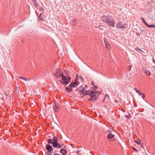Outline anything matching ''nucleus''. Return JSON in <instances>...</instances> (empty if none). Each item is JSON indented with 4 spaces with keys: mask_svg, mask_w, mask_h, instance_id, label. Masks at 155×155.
I'll return each mask as SVG.
<instances>
[{
    "mask_svg": "<svg viewBox=\"0 0 155 155\" xmlns=\"http://www.w3.org/2000/svg\"><path fill=\"white\" fill-rule=\"evenodd\" d=\"M86 90L85 87L83 88L80 92V94H82V96L88 95L90 96V97L88 99L90 101L92 102L96 101L98 98L97 97L100 94V92L96 91H86Z\"/></svg>",
    "mask_w": 155,
    "mask_h": 155,
    "instance_id": "1",
    "label": "nucleus"
},
{
    "mask_svg": "<svg viewBox=\"0 0 155 155\" xmlns=\"http://www.w3.org/2000/svg\"><path fill=\"white\" fill-rule=\"evenodd\" d=\"M102 20L108 24L112 27L115 26V23L114 22V19L111 16L103 15L102 16Z\"/></svg>",
    "mask_w": 155,
    "mask_h": 155,
    "instance_id": "2",
    "label": "nucleus"
},
{
    "mask_svg": "<svg viewBox=\"0 0 155 155\" xmlns=\"http://www.w3.org/2000/svg\"><path fill=\"white\" fill-rule=\"evenodd\" d=\"M79 84V82L76 79L74 82H72L68 87H65V89L68 91V93L72 91L73 87H77Z\"/></svg>",
    "mask_w": 155,
    "mask_h": 155,
    "instance_id": "3",
    "label": "nucleus"
},
{
    "mask_svg": "<svg viewBox=\"0 0 155 155\" xmlns=\"http://www.w3.org/2000/svg\"><path fill=\"white\" fill-rule=\"evenodd\" d=\"M61 79L60 80L61 83L63 84L67 85L71 81V78L70 76L67 74L64 76V74H62Z\"/></svg>",
    "mask_w": 155,
    "mask_h": 155,
    "instance_id": "4",
    "label": "nucleus"
},
{
    "mask_svg": "<svg viewBox=\"0 0 155 155\" xmlns=\"http://www.w3.org/2000/svg\"><path fill=\"white\" fill-rule=\"evenodd\" d=\"M46 148L48 153V155H51V154L53 153V150L52 147L49 144H47L46 146Z\"/></svg>",
    "mask_w": 155,
    "mask_h": 155,
    "instance_id": "5",
    "label": "nucleus"
},
{
    "mask_svg": "<svg viewBox=\"0 0 155 155\" xmlns=\"http://www.w3.org/2000/svg\"><path fill=\"white\" fill-rule=\"evenodd\" d=\"M62 74H64L61 69L59 68L56 70V72L54 75L55 77L60 78L61 77H62Z\"/></svg>",
    "mask_w": 155,
    "mask_h": 155,
    "instance_id": "6",
    "label": "nucleus"
},
{
    "mask_svg": "<svg viewBox=\"0 0 155 155\" xmlns=\"http://www.w3.org/2000/svg\"><path fill=\"white\" fill-rule=\"evenodd\" d=\"M53 146V147L56 148H61L62 147H65L64 146V144H62L61 145L58 142H52L51 143Z\"/></svg>",
    "mask_w": 155,
    "mask_h": 155,
    "instance_id": "7",
    "label": "nucleus"
},
{
    "mask_svg": "<svg viewBox=\"0 0 155 155\" xmlns=\"http://www.w3.org/2000/svg\"><path fill=\"white\" fill-rule=\"evenodd\" d=\"M126 25L125 23H124V25L122 22H120L116 24V27L118 29H125L124 25Z\"/></svg>",
    "mask_w": 155,
    "mask_h": 155,
    "instance_id": "8",
    "label": "nucleus"
},
{
    "mask_svg": "<svg viewBox=\"0 0 155 155\" xmlns=\"http://www.w3.org/2000/svg\"><path fill=\"white\" fill-rule=\"evenodd\" d=\"M141 19L142 20L143 23L145 25H146L147 27L151 28H155V25L153 24L151 25H149L144 20V19L143 18L141 17Z\"/></svg>",
    "mask_w": 155,
    "mask_h": 155,
    "instance_id": "9",
    "label": "nucleus"
},
{
    "mask_svg": "<svg viewBox=\"0 0 155 155\" xmlns=\"http://www.w3.org/2000/svg\"><path fill=\"white\" fill-rule=\"evenodd\" d=\"M52 107L55 112H57L59 109L58 105V104L56 102H55L54 103Z\"/></svg>",
    "mask_w": 155,
    "mask_h": 155,
    "instance_id": "10",
    "label": "nucleus"
},
{
    "mask_svg": "<svg viewBox=\"0 0 155 155\" xmlns=\"http://www.w3.org/2000/svg\"><path fill=\"white\" fill-rule=\"evenodd\" d=\"M61 154L63 155H65L67 153V150L65 149L62 148L60 150Z\"/></svg>",
    "mask_w": 155,
    "mask_h": 155,
    "instance_id": "11",
    "label": "nucleus"
},
{
    "mask_svg": "<svg viewBox=\"0 0 155 155\" xmlns=\"http://www.w3.org/2000/svg\"><path fill=\"white\" fill-rule=\"evenodd\" d=\"M107 132L109 134L107 136V137L108 139H109L112 138L114 137V135L111 134L110 131H107Z\"/></svg>",
    "mask_w": 155,
    "mask_h": 155,
    "instance_id": "12",
    "label": "nucleus"
},
{
    "mask_svg": "<svg viewBox=\"0 0 155 155\" xmlns=\"http://www.w3.org/2000/svg\"><path fill=\"white\" fill-rule=\"evenodd\" d=\"M143 71L147 75L150 76V73L149 71L143 69Z\"/></svg>",
    "mask_w": 155,
    "mask_h": 155,
    "instance_id": "13",
    "label": "nucleus"
},
{
    "mask_svg": "<svg viewBox=\"0 0 155 155\" xmlns=\"http://www.w3.org/2000/svg\"><path fill=\"white\" fill-rule=\"evenodd\" d=\"M38 19L41 21L44 20V16L41 13L40 14Z\"/></svg>",
    "mask_w": 155,
    "mask_h": 155,
    "instance_id": "14",
    "label": "nucleus"
},
{
    "mask_svg": "<svg viewBox=\"0 0 155 155\" xmlns=\"http://www.w3.org/2000/svg\"><path fill=\"white\" fill-rule=\"evenodd\" d=\"M52 140L53 141L52 142H58V139L57 137H54L53 138Z\"/></svg>",
    "mask_w": 155,
    "mask_h": 155,
    "instance_id": "15",
    "label": "nucleus"
},
{
    "mask_svg": "<svg viewBox=\"0 0 155 155\" xmlns=\"http://www.w3.org/2000/svg\"><path fill=\"white\" fill-rule=\"evenodd\" d=\"M105 47H106V49L107 50H109L110 49V45L109 43H108V44H105Z\"/></svg>",
    "mask_w": 155,
    "mask_h": 155,
    "instance_id": "16",
    "label": "nucleus"
},
{
    "mask_svg": "<svg viewBox=\"0 0 155 155\" xmlns=\"http://www.w3.org/2000/svg\"><path fill=\"white\" fill-rule=\"evenodd\" d=\"M134 142L135 143L139 145L141 143V140H140L139 139L137 141H134Z\"/></svg>",
    "mask_w": 155,
    "mask_h": 155,
    "instance_id": "17",
    "label": "nucleus"
},
{
    "mask_svg": "<svg viewBox=\"0 0 155 155\" xmlns=\"http://www.w3.org/2000/svg\"><path fill=\"white\" fill-rule=\"evenodd\" d=\"M104 41L105 45L108 43L107 39L105 38H104Z\"/></svg>",
    "mask_w": 155,
    "mask_h": 155,
    "instance_id": "18",
    "label": "nucleus"
},
{
    "mask_svg": "<svg viewBox=\"0 0 155 155\" xmlns=\"http://www.w3.org/2000/svg\"><path fill=\"white\" fill-rule=\"evenodd\" d=\"M136 50L139 52V51H141L143 52V51L139 48L137 47L136 48Z\"/></svg>",
    "mask_w": 155,
    "mask_h": 155,
    "instance_id": "19",
    "label": "nucleus"
},
{
    "mask_svg": "<svg viewBox=\"0 0 155 155\" xmlns=\"http://www.w3.org/2000/svg\"><path fill=\"white\" fill-rule=\"evenodd\" d=\"M52 140L51 139H48L47 140V142L49 144H50L52 142L51 141Z\"/></svg>",
    "mask_w": 155,
    "mask_h": 155,
    "instance_id": "20",
    "label": "nucleus"
},
{
    "mask_svg": "<svg viewBox=\"0 0 155 155\" xmlns=\"http://www.w3.org/2000/svg\"><path fill=\"white\" fill-rule=\"evenodd\" d=\"M33 2H34V4L36 6L38 5V4L36 0H32Z\"/></svg>",
    "mask_w": 155,
    "mask_h": 155,
    "instance_id": "21",
    "label": "nucleus"
},
{
    "mask_svg": "<svg viewBox=\"0 0 155 155\" xmlns=\"http://www.w3.org/2000/svg\"><path fill=\"white\" fill-rule=\"evenodd\" d=\"M132 148L134 151L136 152L137 153H138V151L135 148L133 147Z\"/></svg>",
    "mask_w": 155,
    "mask_h": 155,
    "instance_id": "22",
    "label": "nucleus"
},
{
    "mask_svg": "<svg viewBox=\"0 0 155 155\" xmlns=\"http://www.w3.org/2000/svg\"><path fill=\"white\" fill-rule=\"evenodd\" d=\"M134 90H135V91L137 93V92H139V91L137 90V89L136 88H134Z\"/></svg>",
    "mask_w": 155,
    "mask_h": 155,
    "instance_id": "23",
    "label": "nucleus"
},
{
    "mask_svg": "<svg viewBox=\"0 0 155 155\" xmlns=\"http://www.w3.org/2000/svg\"><path fill=\"white\" fill-rule=\"evenodd\" d=\"M134 90H135V91L137 93V92H139V91L137 90V89L136 88H134Z\"/></svg>",
    "mask_w": 155,
    "mask_h": 155,
    "instance_id": "24",
    "label": "nucleus"
},
{
    "mask_svg": "<svg viewBox=\"0 0 155 155\" xmlns=\"http://www.w3.org/2000/svg\"><path fill=\"white\" fill-rule=\"evenodd\" d=\"M142 96V97L143 98V99H144L145 97V95L143 93L142 95H141Z\"/></svg>",
    "mask_w": 155,
    "mask_h": 155,
    "instance_id": "25",
    "label": "nucleus"
},
{
    "mask_svg": "<svg viewBox=\"0 0 155 155\" xmlns=\"http://www.w3.org/2000/svg\"><path fill=\"white\" fill-rule=\"evenodd\" d=\"M40 9L41 11H44V9L43 8H39Z\"/></svg>",
    "mask_w": 155,
    "mask_h": 155,
    "instance_id": "26",
    "label": "nucleus"
},
{
    "mask_svg": "<svg viewBox=\"0 0 155 155\" xmlns=\"http://www.w3.org/2000/svg\"><path fill=\"white\" fill-rule=\"evenodd\" d=\"M18 78H20L21 79L23 80L24 78L23 77H21V76H19V77Z\"/></svg>",
    "mask_w": 155,
    "mask_h": 155,
    "instance_id": "27",
    "label": "nucleus"
},
{
    "mask_svg": "<svg viewBox=\"0 0 155 155\" xmlns=\"http://www.w3.org/2000/svg\"><path fill=\"white\" fill-rule=\"evenodd\" d=\"M23 80H24L25 81H28V80L27 79L25 78H24Z\"/></svg>",
    "mask_w": 155,
    "mask_h": 155,
    "instance_id": "28",
    "label": "nucleus"
},
{
    "mask_svg": "<svg viewBox=\"0 0 155 155\" xmlns=\"http://www.w3.org/2000/svg\"><path fill=\"white\" fill-rule=\"evenodd\" d=\"M94 89L95 90H96L97 89V87L96 86H95L94 87Z\"/></svg>",
    "mask_w": 155,
    "mask_h": 155,
    "instance_id": "29",
    "label": "nucleus"
},
{
    "mask_svg": "<svg viewBox=\"0 0 155 155\" xmlns=\"http://www.w3.org/2000/svg\"><path fill=\"white\" fill-rule=\"evenodd\" d=\"M142 94H143V93H142L141 92H139V93L138 94H139V95L140 96V95H142Z\"/></svg>",
    "mask_w": 155,
    "mask_h": 155,
    "instance_id": "30",
    "label": "nucleus"
},
{
    "mask_svg": "<svg viewBox=\"0 0 155 155\" xmlns=\"http://www.w3.org/2000/svg\"><path fill=\"white\" fill-rule=\"evenodd\" d=\"M153 62L155 64V60H154V58H153Z\"/></svg>",
    "mask_w": 155,
    "mask_h": 155,
    "instance_id": "31",
    "label": "nucleus"
},
{
    "mask_svg": "<svg viewBox=\"0 0 155 155\" xmlns=\"http://www.w3.org/2000/svg\"><path fill=\"white\" fill-rule=\"evenodd\" d=\"M91 84L92 85H94V82H91Z\"/></svg>",
    "mask_w": 155,
    "mask_h": 155,
    "instance_id": "32",
    "label": "nucleus"
},
{
    "mask_svg": "<svg viewBox=\"0 0 155 155\" xmlns=\"http://www.w3.org/2000/svg\"><path fill=\"white\" fill-rule=\"evenodd\" d=\"M79 78H81L82 79V80H83V78H82V77H81V76H80V77H79Z\"/></svg>",
    "mask_w": 155,
    "mask_h": 155,
    "instance_id": "33",
    "label": "nucleus"
},
{
    "mask_svg": "<svg viewBox=\"0 0 155 155\" xmlns=\"http://www.w3.org/2000/svg\"><path fill=\"white\" fill-rule=\"evenodd\" d=\"M141 147L142 148H143V145H141Z\"/></svg>",
    "mask_w": 155,
    "mask_h": 155,
    "instance_id": "34",
    "label": "nucleus"
},
{
    "mask_svg": "<svg viewBox=\"0 0 155 155\" xmlns=\"http://www.w3.org/2000/svg\"><path fill=\"white\" fill-rule=\"evenodd\" d=\"M115 102H116V103H118V101H117V100H115Z\"/></svg>",
    "mask_w": 155,
    "mask_h": 155,
    "instance_id": "35",
    "label": "nucleus"
},
{
    "mask_svg": "<svg viewBox=\"0 0 155 155\" xmlns=\"http://www.w3.org/2000/svg\"><path fill=\"white\" fill-rule=\"evenodd\" d=\"M139 92H140L139 91V92H137V93H138V94L139 93Z\"/></svg>",
    "mask_w": 155,
    "mask_h": 155,
    "instance_id": "36",
    "label": "nucleus"
},
{
    "mask_svg": "<svg viewBox=\"0 0 155 155\" xmlns=\"http://www.w3.org/2000/svg\"><path fill=\"white\" fill-rule=\"evenodd\" d=\"M104 101V99L103 100V101Z\"/></svg>",
    "mask_w": 155,
    "mask_h": 155,
    "instance_id": "37",
    "label": "nucleus"
},
{
    "mask_svg": "<svg viewBox=\"0 0 155 155\" xmlns=\"http://www.w3.org/2000/svg\"><path fill=\"white\" fill-rule=\"evenodd\" d=\"M87 86H85V87H87Z\"/></svg>",
    "mask_w": 155,
    "mask_h": 155,
    "instance_id": "38",
    "label": "nucleus"
}]
</instances>
